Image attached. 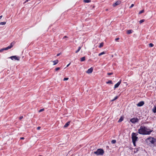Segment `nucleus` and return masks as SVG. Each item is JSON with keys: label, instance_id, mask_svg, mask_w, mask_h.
I'll list each match as a JSON object with an SVG mask.
<instances>
[{"label": "nucleus", "instance_id": "1", "mask_svg": "<svg viewBox=\"0 0 156 156\" xmlns=\"http://www.w3.org/2000/svg\"><path fill=\"white\" fill-rule=\"evenodd\" d=\"M152 131V130L147 129L145 126H141L138 130V133L143 135H150Z\"/></svg>", "mask_w": 156, "mask_h": 156}, {"label": "nucleus", "instance_id": "2", "mask_svg": "<svg viewBox=\"0 0 156 156\" xmlns=\"http://www.w3.org/2000/svg\"><path fill=\"white\" fill-rule=\"evenodd\" d=\"M145 141L148 145L156 146V139L153 137H149L145 140Z\"/></svg>", "mask_w": 156, "mask_h": 156}, {"label": "nucleus", "instance_id": "3", "mask_svg": "<svg viewBox=\"0 0 156 156\" xmlns=\"http://www.w3.org/2000/svg\"><path fill=\"white\" fill-rule=\"evenodd\" d=\"M104 151L103 149H98L97 150L94 152V154L97 155H103L104 153Z\"/></svg>", "mask_w": 156, "mask_h": 156}, {"label": "nucleus", "instance_id": "4", "mask_svg": "<svg viewBox=\"0 0 156 156\" xmlns=\"http://www.w3.org/2000/svg\"><path fill=\"white\" fill-rule=\"evenodd\" d=\"M139 121V119L137 118H133L130 119V121L133 123H135Z\"/></svg>", "mask_w": 156, "mask_h": 156}, {"label": "nucleus", "instance_id": "5", "mask_svg": "<svg viewBox=\"0 0 156 156\" xmlns=\"http://www.w3.org/2000/svg\"><path fill=\"white\" fill-rule=\"evenodd\" d=\"M131 136L132 141L136 142L137 140L138 137L137 136H135L132 135Z\"/></svg>", "mask_w": 156, "mask_h": 156}, {"label": "nucleus", "instance_id": "6", "mask_svg": "<svg viewBox=\"0 0 156 156\" xmlns=\"http://www.w3.org/2000/svg\"><path fill=\"white\" fill-rule=\"evenodd\" d=\"M13 46V43L12 42L10 45L9 46L5 48L4 49H5V50H8L9 49H10Z\"/></svg>", "mask_w": 156, "mask_h": 156}, {"label": "nucleus", "instance_id": "7", "mask_svg": "<svg viewBox=\"0 0 156 156\" xmlns=\"http://www.w3.org/2000/svg\"><path fill=\"white\" fill-rule=\"evenodd\" d=\"M13 46V43L12 42L10 45L9 46L5 48L4 49H5V50H8L9 49H10Z\"/></svg>", "mask_w": 156, "mask_h": 156}, {"label": "nucleus", "instance_id": "8", "mask_svg": "<svg viewBox=\"0 0 156 156\" xmlns=\"http://www.w3.org/2000/svg\"><path fill=\"white\" fill-rule=\"evenodd\" d=\"M121 80H120V81L119 82H118L115 85L114 88L115 89L116 88H117L119 86V85L121 83Z\"/></svg>", "mask_w": 156, "mask_h": 156}, {"label": "nucleus", "instance_id": "9", "mask_svg": "<svg viewBox=\"0 0 156 156\" xmlns=\"http://www.w3.org/2000/svg\"><path fill=\"white\" fill-rule=\"evenodd\" d=\"M144 104V102L143 101H141L137 104V105L138 106L140 107L143 106Z\"/></svg>", "mask_w": 156, "mask_h": 156}, {"label": "nucleus", "instance_id": "10", "mask_svg": "<svg viewBox=\"0 0 156 156\" xmlns=\"http://www.w3.org/2000/svg\"><path fill=\"white\" fill-rule=\"evenodd\" d=\"M121 3V2L120 1H118L115 3L113 4V6L114 7H115V6L119 4H120Z\"/></svg>", "mask_w": 156, "mask_h": 156}, {"label": "nucleus", "instance_id": "11", "mask_svg": "<svg viewBox=\"0 0 156 156\" xmlns=\"http://www.w3.org/2000/svg\"><path fill=\"white\" fill-rule=\"evenodd\" d=\"M93 68L92 67L89 69H88V70L86 72L87 73H91L93 70Z\"/></svg>", "mask_w": 156, "mask_h": 156}, {"label": "nucleus", "instance_id": "12", "mask_svg": "<svg viewBox=\"0 0 156 156\" xmlns=\"http://www.w3.org/2000/svg\"><path fill=\"white\" fill-rule=\"evenodd\" d=\"M10 58H11L12 60H13V59H15L17 60H19V59L17 58V57L16 56H11L10 57Z\"/></svg>", "mask_w": 156, "mask_h": 156}, {"label": "nucleus", "instance_id": "13", "mask_svg": "<svg viewBox=\"0 0 156 156\" xmlns=\"http://www.w3.org/2000/svg\"><path fill=\"white\" fill-rule=\"evenodd\" d=\"M70 122L69 121L66 123L65 125L64 126V128H66L70 124Z\"/></svg>", "mask_w": 156, "mask_h": 156}, {"label": "nucleus", "instance_id": "14", "mask_svg": "<svg viewBox=\"0 0 156 156\" xmlns=\"http://www.w3.org/2000/svg\"><path fill=\"white\" fill-rule=\"evenodd\" d=\"M152 111L154 113H156V105H154L152 109Z\"/></svg>", "mask_w": 156, "mask_h": 156}, {"label": "nucleus", "instance_id": "15", "mask_svg": "<svg viewBox=\"0 0 156 156\" xmlns=\"http://www.w3.org/2000/svg\"><path fill=\"white\" fill-rule=\"evenodd\" d=\"M58 60H55L53 61V62L54 63L53 65H55L58 62Z\"/></svg>", "mask_w": 156, "mask_h": 156}, {"label": "nucleus", "instance_id": "16", "mask_svg": "<svg viewBox=\"0 0 156 156\" xmlns=\"http://www.w3.org/2000/svg\"><path fill=\"white\" fill-rule=\"evenodd\" d=\"M139 151V148H135L134 149V153H137Z\"/></svg>", "mask_w": 156, "mask_h": 156}, {"label": "nucleus", "instance_id": "17", "mask_svg": "<svg viewBox=\"0 0 156 156\" xmlns=\"http://www.w3.org/2000/svg\"><path fill=\"white\" fill-rule=\"evenodd\" d=\"M123 118L122 117H121L119 119V120L118 122H121L122 121H123Z\"/></svg>", "mask_w": 156, "mask_h": 156}, {"label": "nucleus", "instance_id": "18", "mask_svg": "<svg viewBox=\"0 0 156 156\" xmlns=\"http://www.w3.org/2000/svg\"><path fill=\"white\" fill-rule=\"evenodd\" d=\"M132 31H132V30H128L127 31V33L128 34H131L132 33Z\"/></svg>", "mask_w": 156, "mask_h": 156}, {"label": "nucleus", "instance_id": "19", "mask_svg": "<svg viewBox=\"0 0 156 156\" xmlns=\"http://www.w3.org/2000/svg\"><path fill=\"white\" fill-rule=\"evenodd\" d=\"M105 52H104V51L102 52L99 54L98 56H101L102 55H103L105 54Z\"/></svg>", "mask_w": 156, "mask_h": 156}, {"label": "nucleus", "instance_id": "20", "mask_svg": "<svg viewBox=\"0 0 156 156\" xmlns=\"http://www.w3.org/2000/svg\"><path fill=\"white\" fill-rule=\"evenodd\" d=\"M91 2L90 0H84L83 2L85 3H89Z\"/></svg>", "mask_w": 156, "mask_h": 156}, {"label": "nucleus", "instance_id": "21", "mask_svg": "<svg viewBox=\"0 0 156 156\" xmlns=\"http://www.w3.org/2000/svg\"><path fill=\"white\" fill-rule=\"evenodd\" d=\"M85 57H82L80 59V61L81 62H83V61H84L85 60Z\"/></svg>", "mask_w": 156, "mask_h": 156}, {"label": "nucleus", "instance_id": "22", "mask_svg": "<svg viewBox=\"0 0 156 156\" xmlns=\"http://www.w3.org/2000/svg\"><path fill=\"white\" fill-rule=\"evenodd\" d=\"M103 45H104V43H100L99 46V48H101L103 46Z\"/></svg>", "mask_w": 156, "mask_h": 156}, {"label": "nucleus", "instance_id": "23", "mask_svg": "<svg viewBox=\"0 0 156 156\" xmlns=\"http://www.w3.org/2000/svg\"><path fill=\"white\" fill-rule=\"evenodd\" d=\"M81 48L80 47H78V49H77V50L76 51V52H75L76 53H78L80 51V50L81 49Z\"/></svg>", "mask_w": 156, "mask_h": 156}, {"label": "nucleus", "instance_id": "24", "mask_svg": "<svg viewBox=\"0 0 156 156\" xmlns=\"http://www.w3.org/2000/svg\"><path fill=\"white\" fill-rule=\"evenodd\" d=\"M132 135H133L135 136H137L138 135V134L137 133H133L132 134Z\"/></svg>", "mask_w": 156, "mask_h": 156}, {"label": "nucleus", "instance_id": "25", "mask_svg": "<svg viewBox=\"0 0 156 156\" xmlns=\"http://www.w3.org/2000/svg\"><path fill=\"white\" fill-rule=\"evenodd\" d=\"M116 142V140H112L111 143L112 144H114Z\"/></svg>", "mask_w": 156, "mask_h": 156}, {"label": "nucleus", "instance_id": "26", "mask_svg": "<svg viewBox=\"0 0 156 156\" xmlns=\"http://www.w3.org/2000/svg\"><path fill=\"white\" fill-rule=\"evenodd\" d=\"M6 23L5 22H0V25H5L6 24Z\"/></svg>", "mask_w": 156, "mask_h": 156}, {"label": "nucleus", "instance_id": "27", "mask_svg": "<svg viewBox=\"0 0 156 156\" xmlns=\"http://www.w3.org/2000/svg\"><path fill=\"white\" fill-rule=\"evenodd\" d=\"M144 9H143L141 11H140V12H139V14H140L142 13H143L144 12Z\"/></svg>", "mask_w": 156, "mask_h": 156}, {"label": "nucleus", "instance_id": "28", "mask_svg": "<svg viewBox=\"0 0 156 156\" xmlns=\"http://www.w3.org/2000/svg\"><path fill=\"white\" fill-rule=\"evenodd\" d=\"M118 98V96H116L113 100H112V101H114L117 99Z\"/></svg>", "mask_w": 156, "mask_h": 156}, {"label": "nucleus", "instance_id": "29", "mask_svg": "<svg viewBox=\"0 0 156 156\" xmlns=\"http://www.w3.org/2000/svg\"><path fill=\"white\" fill-rule=\"evenodd\" d=\"M149 46L150 47H152L154 46V44L152 43H150L149 44Z\"/></svg>", "mask_w": 156, "mask_h": 156}, {"label": "nucleus", "instance_id": "30", "mask_svg": "<svg viewBox=\"0 0 156 156\" xmlns=\"http://www.w3.org/2000/svg\"><path fill=\"white\" fill-rule=\"evenodd\" d=\"M107 83H112V80H109L108 82H106Z\"/></svg>", "mask_w": 156, "mask_h": 156}, {"label": "nucleus", "instance_id": "31", "mask_svg": "<svg viewBox=\"0 0 156 156\" xmlns=\"http://www.w3.org/2000/svg\"><path fill=\"white\" fill-rule=\"evenodd\" d=\"M144 20H140L139 21V23H143L144 22Z\"/></svg>", "mask_w": 156, "mask_h": 156}, {"label": "nucleus", "instance_id": "32", "mask_svg": "<svg viewBox=\"0 0 156 156\" xmlns=\"http://www.w3.org/2000/svg\"><path fill=\"white\" fill-rule=\"evenodd\" d=\"M44 110V108L41 109H40V110L39 111V112H42Z\"/></svg>", "mask_w": 156, "mask_h": 156}, {"label": "nucleus", "instance_id": "33", "mask_svg": "<svg viewBox=\"0 0 156 156\" xmlns=\"http://www.w3.org/2000/svg\"><path fill=\"white\" fill-rule=\"evenodd\" d=\"M4 50H5V49H4V48H2L0 50V52H2Z\"/></svg>", "mask_w": 156, "mask_h": 156}, {"label": "nucleus", "instance_id": "34", "mask_svg": "<svg viewBox=\"0 0 156 156\" xmlns=\"http://www.w3.org/2000/svg\"><path fill=\"white\" fill-rule=\"evenodd\" d=\"M60 69V67H57V68H56L55 69V70L56 71H57L58 70H59Z\"/></svg>", "mask_w": 156, "mask_h": 156}, {"label": "nucleus", "instance_id": "35", "mask_svg": "<svg viewBox=\"0 0 156 156\" xmlns=\"http://www.w3.org/2000/svg\"><path fill=\"white\" fill-rule=\"evenodd\" d=\"M133 142V144L134 145V146L135 147L136 146V142H135V141H132Z\"/></svg>", "mask_w": 156, "mask_h": 156}, {"label": "nucleus", "instance_id": "36", "mask_svg": "<svg viewBox=\"0 0 156 156\" xmlns=\"http://www.w3.org/2000/svg\"><path fill=\"white\" fill-rule=\"evenodd\" d=\"M113 74V73H107L108 75H110Z\"/></svg>", "mask_w": 156, "mask_h": 156}, {"label": "nucleus", "instance_id": "37", "mask_svg": "<svg viewBox=\"0 0 156 156\" xmlns=\"http://www.w3.org/2000/svg\"><path fill=\"white\" fill-rule=\"evenodd\" d=\"M68 79H69L68 78H65L63 79V80H64V81L67 80H68Z\"/></svg>", "mask_w": 156, "mask_h": 156}, {"label": "nucleus", "instance_id": "38", "mask_svg": "<svg viewBox=\"0 0 156 156\" xmlns=\"http://www.w3.org/2000/svg\"><path fill=\"white\" fill-rule=\"evenodd\" d=\"M134 6V4H132L131 6L129 7V8H131Z\"/></svg>", "mask_w": 156, "mask_h": 156}, {"label": "nucleus", "instance_id": "39", "mask_svg": "<svg viewBox=\"0 0 156 156\" xmlns=\"http://www.w3.org/2000/svg\"><path fill=\"white\" fill-rule=\"evenodd\" d=\"M23 118V116H21L19 118V119L20 120H21Z\"/></svg>", "mask_w": 156, "mask_h": 156}, {"label": "nucleus", "instance_id": "40", "mask_svg": "<svg viewBox=\"0 0 156 156\" xmlns=\"http://www.w3.org/2000/svg\"><path fill=\"white\" fill-rule=\"evenodd\" d=\"M41 128V127L38 126L37 127V130H39Z\"/></svg>", "mask_w": 156, "mask_h": 156}, {"label": "nucleus", "instance_id": "41", "mask_svg": "<svg viewBox=\"0 0 156 156\" xmlns=\"http://www.w3.org/2000/svg\"><path fill=\"white\" fill-rule=\"evenodd\" d=\"M119 38H116L115 39V40L116 41H117L118 40H119Z\"/></svg>", "mask_w": 156, "mask_h": 156}, {"label": "nucleus", "instance_id": "42", "mask_svg": "<svg viewBox=\"0 0 156 156\" xmlns=\"http://www.w3.org/2000/svg\"><path fill=\"white\" fill-rule=\"evenodd\" d=\"M29 1V0H26L24 3H23V4H25L26 2H27L28 1Z\"/></svg>", "mask_w": 156, "mask_h": 156}, {"label": "nucleus", "instance_id": "43", "mask_svg": "<svg viewBox=\"0 0 156 156\" xmlns=\"http://www.w3.org/2000/svg\"><path fill=\"white\" fill-rule=\"evenodd\" d=\"M61 53H58L57 55V56H58L60 55Z\"/></svg>", "mask_w": 156, "mask_h": 156}, {"label": "nucleus", "instance_id": "44", "mask_svg": "<svg viewBox=\"0 0 156 156\" xmlns=\"http://www.w3.org/2000/svg\"><path fill=\"white\" fill-rule=\"evenodd\" d=\"M20 139L22 140H23L24 139V137H22L20 138Z\"/></svg>", "mask_w": 156, "mask_h": 156}, {"label": "nucleus", "instance_id": "45", "mask_svg": "<svg viewBox=\"0 0 156 156\" xmlns=\"http://www.w3.org/2000/svg\"><path fill=\"white\" fill-rule=\"evenodd\" d=\"M2 16H0V19H1V18H2Z\"/></svg>", "mask_w": 156, "mask_h": 156}, {"label": "nucleus", "instance_id": "46", "mask_svg": "<svg viewBox=\"0 0 156 156\" xmlns=\"http://www.w3.org/2000/svg\"><path fill=\"white\" fill-rule=\"evenodd\" d=\"M70 63H69V64H68V65H67V67H68V66H69L70 65Z\"/></svg>", "mask_w": 156, "mask_h": 156}, {"label": "nucleus", "instance_id": "47", "mask_svg": "<svg viewBox=\"0 0 156 156\" xmlns=\"http://www.w3.org/2000/svg\"><path fill=\"white\" fill-rule=\"evenodd\" d=\"M67 37V36H65L64 37V38H65V37Z\"/></svg>", "mask_w": 156, "mask_h": 156}, {"label": "nucleus", "instance_id": "48", "mask_svg": "<svg viewBox=\"0 0 156 156\" xmlns=\"http://www.w3.org/2000/svg\"><path fill=\"white\" fill-rule=\"evenodd\" d=\"M38 156H42V155H39Z\"/></svg>", "mask_w": 156, "mask_h": 156}]
</instances>
